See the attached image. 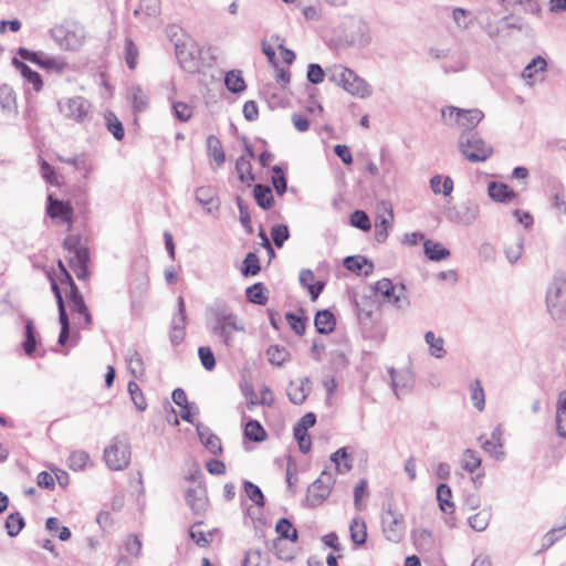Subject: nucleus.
I'll return each mask as SVG.
<instances>
[{
    "label": "nucleus",
    "instance_id": "24",
    "mask_svg": "<svg viewBox=\"0 0 566 566\" xmlns=\"http://www.w3.org/2000/svg\"><path fill=\"white\" fill-rule=\"evenodd\" d=\"M488 193L496 202H507L515 197V192L506 184L496 181L489 184Z\"/></svg>",
    "mask_w": 566,
    "mask_h": 566
},
{
    "label": "nucleus",
    "instance_id": "32",
    "mask_svg": "<svg viewBox=\"0 0 566 566\" xmlns=\"http://www.w3.org/2000/svg\"><path fill=\"white\" fill-rule=\"evenodd\" d=\"M253 196H254L256 203L262 209L268 210L272 207L274 199H273L272 190L269 186L262 185V184H256L253 189Z\"/></svg>",
    "mask_w": 566,
    "mask_h": 566
},
{
    "label": "nucleus",
    "instance_id": "8",
    "mask_svg": "<svg viewBox=\"0 0 566 566\" xmlns=\"http://www.w3.org/2000/svg\"><path fill=\"white\" fill-rule=\"evenodd\" d=\"M335 479L332 473L323 471L308 488L305 502L310 507H316L329 496Z\"/></svg>",
    "mask_w": 566,
    "mask_h": 566
},
{
    "label": "nucleus",
    "instance_id": "44",
    "mask_svg": "<svg viewBox=\"0 0 566 566\" xmlns=\"http://www.w3.org/2000/svg\"><path fill=\"white\" fill-rule=\"evenodd\" d=\"M261 271L259 256L254 252H249L243 260L241 273L243 276H254Z\"/></svg>",
    "mask_w": 566,
    "mask_h": 566
},
{
    "label": "nucleus",
    "instance_id": "25",
    "mask_svg": "<svg viewBox=\"0 0 566 566\" xmlns=\"http://www.w3.org/2000/svg\"><path fill=\"white\" fill-rule=\"evenodd\" d=\"M12 64L15 69L21 73V75L25 78V81L32 84L33 90L35 92H40L43 86V82L41 75L29 67L25 63L19 61L17 57H13Z\"/></svg>",
    "mask_w": 566,
    "mask_h": 566
},
{
    "label": "nucleus",
    "instance_id": "6",
    "mask_svg": "<svg viewBox=\"0 0 566 566\" xmlns=\"http://www.w3.org/2000/svg\"><path fill=\"white\" fill-rule=\"evenodd\" d=\"M344 41L352 46L364 48L370 43V29L360 18H348L344 22Z\"/></svg>",
    "mask_w": 566,
    "mask_h": 566
},
{
    "label": "nucleus",
    "instance_id": "2",
    "mask_svg": "<svg viewBox=\"0 0 566 566\" xmlns=\"http://www.w3.org/2000/svg\"><path fill=\"white\" fill-rule=\"evenodd\" d=\"M459 149L471 163H482L493 154L491 145L486 144L475 130L462 132L459 136Z\"/></svg>",
    "mask_w": 566,
    "mask_h": 566
},
{
    "label": "nucleus",
    "instance_id": "3",
    "mask_svg": "<svg viewBox=\"0 0 566 566\" xmlns=\"http://www.w3.org/2000/svg\"><path fill=\"white\" fill-rule=\"evenodd\" d=\"M50 33L54 42L66 51L78 50L85 40L84 27L76 22L55 25Z\"/></svg>",
    "mask_w": 566,
    "mask_h": 566
},
{
    "label": "nucleus",
    "instance_id": "20",
    "mask_svg": "<svg viewBox=\"0 0 566 566\" xmlns=\"http://www.w3.org/2000/svg\"><path fill=\"white\" fill-rule=\"evenodd\" d=\"M310 384L308 378H303L298 381H290L286 394L289 396V399L294 405H301L305 401L310 394V387L307 386Z\"/></svg>",
    "mask_w": 566,
    "mask_h": 566
},
{
    "label": "nucleus",
    "instance_id": "12",
    "mask_svg": "<svg viewBox=\"0 0 566 566\" xmlns=\"http://www.w3.org/2000/svg\"><path fill=\"white\" fill-rule=\"evenodd\" d=\"M499 15L494 6L490 3L476 11L475 19L479 20L480 25L490 38H497L502 32L500 20H496Z\"/></svg>",
    "mask_w": 566,
    "mask_h": 566
},
{
    "label": "nucleus",
    "instance_id": "15",
    "mask_svg": "<svg viewBox=\"0 0 566 566\" xmlns=\"http://www.w3.org/2000/svg\"><path fill=\"white\" fill-rule=\"evenodd\" d=\"M186 306L182 296L178 297L177 301V313L174 315L171 321V331H170V340L171 343L178 345L180 344L186 335Z\"/></svg>",
    "mask_w": 566,
    "mask_h": 566
},
{
    "label": "nucleus",
    "instance_id": "9",
    "mask_svg": "<svg viewBox=\"0 0 566 566\" xmlns=\"http://www.w3.org/2000/svg\"><path fill=\"white\" fill-rule=\"evenodd\" d=\"M59 109L63 116L77 123L85 122L91 115V104L82 96L61 99Z\"/></svg>",
    "mask_w": 566,
    "mask_h": 566
},
{
    "label": "nucleus",
    "instance_id": "26",
    "mask_svg": "<svg viewBox=\"0 0 566 566\" xmlns=\"http://www.w3.org/2000/svg\"><path fill=\"white\" fill-rule=\"evenodd\" d=\"M388 373L391 378V388L397 398H400L401 394H406L412 384L411 376L406 374H397L394 368H389Z\"/></svg>",
    "mask_w": 566,
    "mask_h": 566
},
{
    "label": "nucleus",
    "instance_id": "42",
    "mask_svg": "<svg viewBox=\"0 0 566 566\" xmlns=\"http://www.w3.org/2000/svg\"><path fill=\"white\" fill-rule=\"evenodd\" d=\"M25 522L23 516L19 512L11 513L6 520V530L10 537L17 536L24 527Z\"/></svg>",
    "mask_w": 566,
    "mask_h": 566
},
{
    "label": "nucleus",
    "instance_id": "56",
    "mask_svg": "<svg viewBox=\"0 0 566 566\" xmlns=\"http://www.w3.org/2000/svg\"><path fill=\"white\" fill-rule=\"evenodd\" d=\"M244 492L247 494V496L258 506H264V495L261 491V489L250 482V481H245L244 484Z\"/></svg>",
    "mask_w": 566,
    "mask_h": 566
},
{
    "label": "nucleus",
    "instance_id": "50",
    "mask_svg": "<svg viewBox=\"0 0 566 566\" xmlns=\"http://www.w3.org/2000/svg\"><path fill=\"white\" fill-rule=\"evenodd\" d=\"M27 355L31 356L36 347L35 328L32 319L25 321V339L22 344Z\"/></svg>",
    "mask_w": 566,
    "mask_h": 566
},
{
    "label": "nucleus",
    "instance_id": "18",
    "mask_svg": "<svg viewBox=\"0 0 566 566\" xmlns=\"http://www.w3.org/2000/svg\"><path fill=\"white\" fill-rule=\"evenodd\" d=\"M196 201L208 212L212 213L213 210L219 209V200L217 192L212 187L202 186L196 190Z\"/></svg>",
    "mask_w": 566,
    "mask_h": 566
},
{
    "label": "nucleus",
    "instance_id": "13",
    "mask_svg": "<svg viewBox=\"0 0 566 566\" xmlns=\"http://www.w3.org/2000/svg\"><path fill=\"white\" fill-rule=\"evenodd\" d=\"M46 213L51 219L60 220L61 223H67L69 229L71 228L73 222V207L69 201L60 200L49 195Z\"/></svg>",
    "mask_w": 566,
    "mask_h": 566
},
{
    "label": "nucleus",
    "instance_id": "38",
    "mask_svg": "<svg viewBox=\"0 0 566 566\" xmlns=\"http://www.w3.org/2000/svg\"><path fill=\"white\" fill-rule=\"evenodd\" d=\"M470 399L473 403V406L479 410L482 411L485 408V394L484 389L481 385V381L479 379L473 380L470 384Z\"/></svg>",
    "mask_w": 566,
    "mask_h": 566
},
{
    "label": "nucleus",
    "instance_id": "35",
    "mask_svg": "<svg viewBox=\"0 0 566 566\" xmlns=\"http://www.w3.org/2000/svg\"><path fill=\"white\" fill-rule=\"evenodd\" d=\"M275 531L279 534V537L276 539H282L283 542L290 539L293 543L297 541V531L293 527L292 523L285 517L279 520L275 526Z\"/></svg>",
    "mask_w": 566,
    "mask_h": 566
},
{
    "label": "nucleus",
    "instance_id": "21",
    "mask_svg": "<svg viewBox=\"0 0 566 566\" xmlns=\"http://www.w3.org/2000/svg\"><path fill=\"white\" fill-rule=\"evenodd\" d=\"M198 437L200 442L206 449L212 454H220L222 452V446L220 438L212 433L208 427L202 424L197 426Z\"/></svg>",
    "mask_w": 566,
    "mask_h": 566
},
{
    "label": "nucleus",
    "instance_id": "43",
    "mask_svg": "<svg viewBox=\"0 0 566 566\" xmlns=\"http://www.w3.org/2000/svg\"><path fill=\"white\" fill-rule=\"evenodd\" d=\"M350 538L356 545H363L367 538L366 524L360 518H354L349 526Z\"/></svg>",
    "mask_w": 566,
    "mask_h": 566
},
{
    "label": "nucleus",
    "instance_id": "16",
    "mask_svg": "<svg viewBox=\"0 0 566 566\" xmlns=\"http://www.w3.org/2000/svg\"><path fill=\"white\" fill-rule=\"evenodd\" d=\"M186 502L196 515H201L205 513L208 505L206 489L202 486L188 489L186 492Z\"/></svg>",
    "mask_w": 566,
    "mask_h": 566
},
{
    "label": "nucleus",
    "instance_id": "45",
    "mask_svg": "<svg viewBox=\"0 0 566 566\" xmlns=\"http://www.w3.org/2000/svg\"><path fill=\"white\" fill-rule=\"evenodd\" d=\"M235 170L239 175V179L242 182L250 184V181L254 180V175L252 174V166L250 159L245 156H240L235 163Z\"/></svg>",
    "mask_w": 566,
    "mask_h": 566
},
{
    "label": "nucleus",
    "instance_id": "11",
    "mask_svg": "<svg viewBox=\"0 0 566 566\" xmlns=\"http://www.w3.org/2000/svg\"><path fill=\"white\" fill-rule=\"evenodd\" d=\"M394 211L388 201H380L377 205V214L375 219V239L379 243H384L388 238V230L392 228Z\"/></svg>",
    "mask_w": 566,
    "mask_h": 566
},
{
    "label": "nucleus",
    "instance_id": "4",
    "mask_svg": "<svg viewBox=\"0 0 566 566\" xmlns=\"http://www.w3.org/2000/svg\"><path fill=\"white\" fill-rule=\"evenodd\" d=\"M441 114L446 125L461 128L462 132L474 130L484 116L480 109H461L454 106L442 108Z\"/></svg>",
    "mask_w": 566,
    "mask_h": 566
},
{
    "label": "nucleus",
    "instance_id": "14",
    "mask_svg": "<svg viewBox=\"0 0 566 566\" xmlns=\"http://www.w3.org/2000/svg\"><path fill=\"white\" fill-rule=\"evenodd\" d=\"M382 531L388 541L398 543L402 538L405 531L402 515H397L391 510H388L386 515L382 516Z\"/></svg>",
    "mask_w": 566,
    "mask_h": 566
},
{
    "label": "nucleus",
    "instance_id": "36",
    "mask_svg": "<svg viewBox=\"0 0 566 566\" xmlns=\"http://www.w3.org/2000/svg\"><path fill=\"white\" fill-rule=\"evenodd\" d=\"M244 437L254 442H261L266 439V431L258 420H249L244 428Z\"/></svg>",
    "mask_w": 566,
    "mask_h": 566
},
{
    "label": "nucleus",
    "instance_id": "33",
    "mask_svg": "<svg viewBox=\"0 0 566 566\" xmlns=\"http://www.w3.org/2000/svg\"><path fill=\"white\" fill-rule=\"evenodd\" d=\"M430 188L436 195L449 196L453 190V180L450 177L442 178L441 175H436L430 179Z\"/></svg>",
    "mask_w": 566,
    "mask_h": 566
},
{
    "label": "nucleus",
    "instance_id": "17",
    "mask_svg": "<svg viewBox=\"0 0 566 566\" xmlns=\"http://www.w3.org/2000/svg\"><path fill=\"white\" fill-rule=\"evenodd\" d=\"M347 76L348 81L344 88L347 93L360 98H367L373 94L371 86L354 71L347 73Z\"/></svg>",
    "mask_w": 566,
    "mask_h": 566
},
{
    "label": "nucleus",
    "instance_id": "10",
    "mask_svg": "<svg viewBox=\"0 0 566 566\" xmlns=\"http://www.w3.org/2000/svg\"><path fill=\"white\" fill-rule=\"evenodd\" d=\"M375 290L385 301L395 305L397 308H406L409 305L405 293V285L395 286L389 279H381L376 283Z\"/></svg>",
    "mask_w": 566,
    "mask_h": 566
},
{
    "label": "nucleus",
    "instance_id": "52",
    "mask_svg": "<svg viewBox=\"0 0 566 566\" xmlns=\"http://www.w3.org/2000/svg\"><path fill=\"white\" fill-rule=\"evenodd\" d=\"M90 455L86 451L76 450L73 451L69 457V467L73 471H82L87 465Z\"/></svg>",
    "mask_w": 566,
    "mask_h": 566
},
{
    "label": "nucleus",
    "instance_id": "29",
    "mask_svg": "<svg viewBox=\"0 0 566 566\" xmlns=\"http://www.w3.org/2000/svg\"><path fill=\"white\" fill-rule=\"evenodd\" d=\"M556 430L559 437L566 438V389L559 392L556 402Z\"/></svg>",
    "mask_w": 566,
    "mask_h": 566
},
{
    "label": "nucleus",
    "instance_id": "40",
    "mask_svg": "<svg viewBox=\"0 0 566 566\" xmlns=\"http://www.w3.org/2000/svg\"><path fill=\"white\" fill-rule=\"evenodd\" d=\"M224 84L232 93H241L245 90L247 85L240 71L232 70L226 74Z\"/></svg>",
    "mask_w": 566,
    "mask_h": 566
},
{
    "label": "nucleus",
    "instance_id": "27",
    "mask_svg": "<svg viewBox=\"0 0 566 566\" xmlns=\"http://www.w3.org/2000/svg\"><path fill=\"white\" fill-rule=\"evenodd\" d=\"M474 18L473 13L464 8H451V19L459 31H467L473 24Z\"/></svg>",
    "mask_w": 566,
    "mask_h": 566
},
{
    "label": "nucleus",
    "instance_id": "5",
    "mask_svg": "<svg viewBox=\"0 0 566 566\" xmlns=\"http://www.w3.org/2000/svg\"><path fill=\"white\" fill-rule=\"evenodd\" d=\"M104 461L113 471H120L130 462V444L126 438L114 437L104 450Z\"/></svg>",
    "mask_w": 566,
    "mask_h": 566
},
{
    "label": "nucleus",
    "instance_id": "63",
    "mask_svg": "<svg viewBox=\"0 0 566 566\" xmlns=\"http://www.w3.org/2000/svg\"><path fill=\"white\" fill-rule=\"evenodd\" d=\"M294 438L298 443L300 451L302 453H307L311 450L312 441L310 436L307 434V430L303 428L294 427Z\"/></svg>",
    "mask_w": 566,
    "mask_h": 566
},
{
    "label": "nucleus",
    "instance_id": "47",
    "mask_svg": "<svg viewBox=\"0 0 566 566\" xmlns=\"http://www.w3.org/2000/svg\"><path fill=\"white\" fill-rule=\"evenodd\" d=\"M332 462L335 463L336 470L339 473H346L352 469V461L348 457L346 448H340L331 457Z\"/></svg>",
    "mask_w": 566,
    "mask_h": 566
},
{
    "label": "nucleus",
    "instance_id": "23",
    "mask_svg": "<svg viewBox=\"0 0 566 566\" xmlns=\"http://www.w3.org/2000/svg\"><path fill=\"white\" fill-rule=\"evenodd\" d=\"M314 325L319 334H329L334 331L336 318L329 310H322L315 314Z\"/></svg>",
    "mask_w": 566,
    "mask_h": 566
},
{
    "label": "nucleus",
    "instance_id": "48",
    "mask_svg": "<svg viewBox=\"0 0 566 566\" xmlns=\"http://www.w3.org/2000/svg\"><path fill=\"white\" fill-rule=\"evenodd\" d=\"M350 72V69L344 67L342 65H334L333 67L328 69L327 76L331 82L345 88L348 81L347 73Z\"/></svg>",
    "mask_w": 566,
    "mask_h": 566
},
{
    "label": "nucleus",
    "instance_id": "59",
    "mask_svg": "<svg viewBox=\"0 0 566 566\" xmlns=\"http://www.w3.org/2000/svg\"><path fill=\"white\" fill-rule=\"evenodd\" d=\"M66 66L67 63L63 59L54 57L49 54H45L43 61H41V67L56 73H62Z\"/></svg>",
    "mask_w": 566,
    "mask_h": 566
},
{
    "label": "nucleus",
    "instance_id": "31",
    "mask_svg": "<svg viewBox=\"0 0 566 566\" xmlns=\"http://www.w3.org/2000/svg\"><path fill=\"white\" fill-rule=\"evenodd\" d=\"M424 254L432 261H441L450 255V251L446 249L441 243L426 240L423 242Z\"/></svg>",
    "mask_w": 566,
    "mask_h": 566
},
{
    "label": "nucleus",
    "instance_id": "58",
    "mask_svg": "<svg viewBox=\"0 0 566 566\" xmlns=\"http://www.w3.org/2000/svg\"><path fill=\"white\" fill-rule=\"evenodd\" d=\"M243 566H268V558L259 549H250L247 552L242 563Z\"/></svg>",
    "mask_w": 566,
    "mask_h": 566
},
{
    "label": "nucleus",
    "instance_id": "28",
    "mask_svg": "<svg viewBox=\"0 0 566 566\" xmlns=\"http://www.w3.org/2000/svg\"><path fill=\"white\" fill-rule=\"evenodd\" d=\"M344 266L352 272L359 273L365 266L368 269L364 271V275L368 276L374 271V264L367 258L361 255H350L345 258Z\"/></svg>",
    "mask_w": 566,
    "mask_h": 566
},
{
    "label": "nucleus",
    "instance_id": "60",
    "mask_svg": "<svg viewBox=\"0 0 566 566\" xmlns=\"http://www.w3.org/2000/svg\"><path fill=\"white\" fill-rule=\"evenodd\" d=\"M271 237L277 248H282L284 242L290 238V231L285 224H274L271 228Z\"/></svg>",
    "mask_w": 566,
    "mask_h": 566
},
{
    "label": "nucleus",
    "instance_id": "49",
    "mask_svg": "<svg viewBox=\"0 0 566 566\" xmlns=\"http://www.w3.org/2000/svg\"><path fill=\"white\" fill-rule=\"evenodd\" d=\"M105 120L108 132L114 136L115 139L122 140L124 138L125 132L123 124L116 117L113 112H107L105 114Z\"/></svg>",
    "mask_w": 566,
    "mask_h": 566
},
{
    "label": "nucleus",
    "instance_id": "53",
    "mask_svg": "<svg viewBox=\"0 0 566 566\" xmlns=\"http://www.w3.org/2000/svg\"><path fill=\"white\" fill-rule=\"evenodd\" d=\"M127 389L137 410L144 411L147 408V402L138 384L132 380L128 382Z\"/></svg>",
    "mask_w": 566,
    "mask_h": 566
},
{
    "label": "nucleus",
    "instance_id": "55",
    "mask_svg": "<svg viewBox=\"0 0 566 566\" xmlns=\"http://www.w3.org/2000/svg\"><path fill=\"white\" fill-rule=\"evenodd\" d=\"M70 303L72 312L83 317V327H88L92 324V315L88 311V307L85 304L84 297L71 301Z\"/></svg>",
    "mask_w": 566,
    "mask_h": 566
},
{
    "label": "nucleus",
    "instance_id": "39",
    "mask_svg": "<svg viewBox=\"0 0 566 566\" xmlns=\"http://www.w3.org/2000/svg\"><path fill=\"white\" fill-rule=\"evenodd\" d=\"M424 340L430 347V355L436 358H442L446 355L444 340L442 337H437L433 332L428 331L424 334Z\"/></svg>",
    "mask_w": 566,
    "mask_h": 566
},
{
    "label": "nucleus",
    "instance_id": "61",
    "mask_svg": "<svg viewBox=\"0 0 566 566\" xmlns=\"http://www.w3.org/2000/svg\"><path fill=\"white\" fill-rule=\"evenodd\" d=\"M124 55L128 67L134 70L137 64L138 49L132 39L125 40Z\"/></svg>",
    "mask_w": 566,
    "mask_h": 566
},
{
    "label": "nucleus",
    "instance_id": "30",
    "mask_svg": "<svg viewBox=\"0 0 566 566\" xmlns=\"http://www.w3.org/2000/svg\"><path fill=\"white\" fill-rule=\"evenodd\" d=\"M126 363L129 373L135 377H143L145 374L144 361L142 355L134 348H129L126 354Z\"/></svg>",
    "mask_w": 566,
    "mask_h": 566
},
{
    "label": "nucleus",
    "instance_id": "62",
    "mask_svg": "<svg viewBox=\"0 0 566 566\" xmlns=\"http://www.w3.org/2000/svg\"><path fill=\"white\" fill-rule=\"evenodd\" d=\"M198 356L205 369L211 371L216 367V358L209 346H201L198 349Z\"/></svg>",
    "mask_w": 566,
    "mask_h": 566
},
{
    "label": "nucleus",
    "instance_id": "1",
    "mask_svg": "<svg viewBox=\"0 0 566 566\" xmlns=\"http://www.w3.org/2000/svg\"><path fill=\"white\" fill-rule=\"evenodd\" d=\"M207 326L227 347L233 345V333L244 332V325L224 302H216L207 310Z\"/></svg>",
    "mask_w": 566,
    "mask_h": 566
},
{
    "label": "nucleus",
    "instance_id": "57",
    "mask_svg": "<svg viewBox=\"0 0 566 566\" xmlns=\"http://www.w3.org/2000/svg\"><path fill=\"white\" fill-rule=\"evenodd\" d=\"M350 224L357 229L363 230V231H369L371 228L369 217L363 210H355L350 214Z\"/></svg>",
    "mask_w": 566,
    "mask_h": 566
},
{
    "label": "nucleus",
    "instance_id": "54",
    "mask_svg": "<svg viewBox=\"0 0 566 566\" xmlns=\"http://www.w3.org/2000/svg\"><path fill=\"white\" fill-rule=\"evenodd\" d=\"M524 241L522 238H516L506 243L505 255L511 263H515L522 255Z\"/></svg>",
    "mask_w": 566,
    "mask_h": 566
},
{
    "label": "nucleus",
    "instance_id": "64",
    "mask_svg": "<svg viewBox=\"0 0 566 566\" xmlns=\"http://www.w3.org/2000/svg\"><path fill=\"white\" fill-rule=\"evenodd\" d=\"M0 106L6 111H11L15 106L14 93L7 85L0 87Z\"/></svg>",
    "mask_w": 566,
    "mask_h": 566
},
{
    "label": "nucleus",
    "instance_id": "34",
    "mask_svg": "<svg viewBox=\"0 0 566 566\" xmlns=\"http://www.w3.org/2000/svg\"><path fill=\"white\" fill-rule=\"evenodd\" d=\"M207 149L218 166L226 161L224 150L220 139L217 136L210 135L207 137Z\"/></svg>",
    "mask_w": 566,
    "mask_h": 566
},
{
    "label": "nucleus",
    "instance_id": "37",
    "mask_svg": "<svg viewBox=\"0 0 566 566\" xmlns=\"http://www.w3.org/2000/svg\"><path fill=\"white\" fill-rule=\"evenodd\" d=\"M451 489L448 484L441 483L437 488V500L439 502L440 509L444 513L453 512L454 504L450 501L451 499Z\"/></svg>",
    "mask_w": 566,
    "mask_h": 566
},
{
    "label": "nucleus",
    "instance_id": "46",
    "mask_svg": "<svg viewBox=\"0 0 566 566\" xmlns=\"http://www.w3.org/2000/svg\"><path fill=\"white\" fill-rule=\"evenodd\" d=\"M247 298L254 304L265 305L268 296L265 295V289L262 283H254L249 286L245 291Z\"/></svg>",
    "mask_w": 566,
    "mask_h": 566
},
{
    "label": "nucleus",
    "instance_id": "22",
    "mask_svg": "<svg viewBox=\"0 0 566 566\" xmlns=\"http://www.w3.org/2000/svg\"><path fill=\"white\" fill-rule=\"evenodd\" d=\"M88 261H90V253L88 250H82L78 251L77 256H72L69 260V264L71 269L74 271L76 277L82 281L88 280L90 272H88Z\"/></svg>",
    "mask_w": 566,
    "mask_h": 566
},
{
    "label": "nucleus",
    "instance_id": "19",
    "mask_svg": "<svg viewBox=\"0 0 566 566\" xmlns=\"http://www.w3.org/2000/svg\"><path fill=\"white\" fill-rule=\"evenodd\" d=\"M547 62L546 60L538 55L524 67L522 72V77L526 81L528 86H533L537 82V75L546 72Z\"/></svg>",
    "mask_w": 566,
    "mask_h": 566
},
{
    "label": "nucleus",
    "instance_id": "7",
    "mask_svg": "<svg viewBox=\"0 0 566 566\" xmlns=\"http://www.w3.org/2000/svg\"><path fill=\"white\" fill-rule=\"evenodd\" d=\"M547 310L553 318H559L566 307V280L555 276L546 292Z\"/></svg>",
    "mask_w": 566,
    "mask_h": 566
},
{
    "label": "nucleus",
    "instance_id": "51",
    "mask_svg": "<svg viewBox=\"0 0 566 566\" xmlns=\"http://www.w3.org/2000/svg\"><path fill=\"white\" fill-rule=\"evenodd\" d=\"M481 465V459L478 453L471 449L463 452L461 467L464 471L473 473Z\"/></svg>",
    "mask_w": 566,
    "mask_h": 566
},
{
    "label": "nucleus",
    "instance_id": "41",
    "mask_svg": "<svg viewBox=\"0 0 566 566\" xmlns=\"http://www.w3.org/2000/svg\"><path fill=\"white\" fill-rule=\"evenodd\" d=\"M266 356L272 365L282 366L290 357L286 347L280 345H271L266 350Z\"/></svg>",
    "mask_w": 566,
    "mask_h": 566
}]
</instances>
